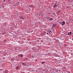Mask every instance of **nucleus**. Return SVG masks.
<instances>
[{"label":"nucleus","instance_id":"6","mask_svg":"<svg viewBox=\"0 0 73 73\" xmlns=\"http://www.w3.org/2000/svg\"><path fill=\"white\" fill-rule=\"evenodd\" d=\"M19 69V66H17L16 67V69L17 70Z\"/></svg>","mask_w":73,"mask_h":73},{"label":"nucleus","instance_id":"7","mask_svg":"<svg viewBox=\"0 0 73 73\" xmlns=\"http://www.w3.org/2000/svg\"><path fill=\"white\" fill-rule=\"evenodd\" d=\"M20 57H23V54H21L20 55Z\"/></svg>","mask_w":73,"mask_h":73},{"label":"nucleus","instance_id":"16","mask_svg":"<svg viewBox=\"0 0 73 73\" xmlns=\"http://www.w3.org/2000/svg\"><path fill=\"white\" fill-rule=\"evenodd\" d=\"M53 20V19H52V18L50 20L51 21H52V20Z\"/></svg>","mask_w":73,"mask_h":73},{"label":"nucleus","instance_id":"2","mask_svg":"<svg viewBox=\"0 0 73 73\" xmlns=\"http://www.w3.org/2000/svg\"><path fill=\"white\" fill-rule=\"evenodd\" d=\"M65 24V22L64 21H63L62 22V25H64Z\"/></svg>","mask_w":73,"mask_h":73},{"label":"nucleus","instance_id":"23","mask_svg":"<svg viewBox=\"0 0 73 73\" xmlns=\"http://www.w3.org/2000/svg\"><path fill=\"white\" fill-rule=\"evenodd\" d=\"M48 19H49V17H47Z\"/></svg>","mask_w":73,"mask_h":73},{"label":"nucleus","instance_id":"14","mask_svg":"<svg viewBox=\"0 0 73 73\" xmlns=\"http://www.w3.org/2000/svg\"><path fill=\"white\" fill-rule=\"evenodd\" d=\"M50 31H51L50 30H49L48 31V32H50Z\"/></svg>","mask_w":73,"mask_h":73},{"label":"nucleus","instance_id":"20","mask_svg":"<svg viewBox=\"0 0 73 73\" xmlns=\"http://www.w3.org/2000/svg\"><path fill=\"white\" fill-rule=\"evenodd\" d=\"M68 35H69V33H68Z\"/></svg>","mask_w":73,"mask_h":73},{"label":"nucleus","instance_id":"12","mask_svg":"<svg viewBox=\"0 0 73 73\" xmlns=\"http://www.w3.org/2000/svg\"><path fill=\"white\" fill-rule=\"evenodd\" d=\"M59 24H62V22H59Z\"/></svg>","mask_w":73,"mask_h":73},{"label":"nucleus","instance_id":"27","mask_svg":"<svg viewBox=\"0 0 73 73\" xmlns=\"http://www.w3.org/2000/svg\"><path fill=\"white\" fill-rule=\"evenodd\" d=\"M54 73H55V72H54Z\"/></svg>","mask_w":73,"mask_h":73},{"label":"nucleus","instance_id":"17","mask_svg":"<svg viewBox=\"0 0 73 73\" xmlns=\"http://www.w3.org/2000/svg\"><path fill=\"white\" fill-rule=\"evenodd\" d=\"M71 33H72V32H70V34H71Z\"/></svg>","mask_w":73,"mask_h":73},{"label":"nucleus","instance_id":"22","mask_svg":"<svg viewBox=\"0 0 73 73\" xmlns=\"http://www.w3.org/2000/svg\"><path fill=\"white\" fill-rule=\"evenodd\" d=\"M47 35H48V33H47Z\"/></svg>","mask_w":73,"mask_h":73},{"label":"nucleus","instance_id":"4","mask_svg":"<svg viewBox=\"0 0 73 73\" xmlns=\"http://www.w3.org/2000/svg\"><path fill=\"white\" fill-rule=\"evenodd\" d=\"M57 5H55L54 6V8H57Z\"/></svg>","mask_w":73,"mask_h":73},{"label":"nucleus","instance_id":"1","mask_svg":"<svg viewBox=\"0 0 73 73\" xmlns=\"http://www.w3.org/2000/svg\"><path fill=\"white\" fill-rule=\"evenodd\" d=\"M46 41L47 42H49V37L46 38Z\"/></svg>","mask_w":73,"mask_h":73},{"label":"nucleus","instance_id":"18","mask_svg":"<svg viewBox=\"0 0 73 73\" xmlns=\"http://www.w3.org/2000/svg\"><path fill=\"white\" fill-rule=\"evenodd\" d=\"M60 70H59V72H60Z\"/></svg>","mask_w":73,"mask_h":73},{"label":"nucleus","instance_id":"10","mask_svg":"<svg viewBox=\"0 0 73 73\" xmlns=\"http://www.w3.org/2000/svg\"><path fill=\"white\" fill-rule=\"evenodd\" d=\"M53 15H54V16H55L56 15V14L55 13H54L53 14Z\"/></svg>","mask_w":73,"mask_h":73},{"label":"nucleus","instance_id":"19","mask_svg":"<svg viewBox=\"0 0 73 73\" xmlns=\"http://www.w3.org/2000/svg\"><path fill=\"white\" fill-rule=\"evenodd\" d=\"M4 1H5V0H4Z\"/></svg>","mask_w":73,"mask_h":73},{"label":"nucleus","instance_id":"21","mask_svg":"<svg viewBox=\"0 0 73 73\" xmlns=\"http://www.w3.org/2000/svg\"><path fill=\"white\" fill-rule=\"evenodd\" d=\"M33 57V56L32 55V57Z\"/></svg>","mask_w":73,"mask_h":73},{"label":"nucleus","instance_id":"3","mask_svg":"<svg viewBox=\"0 0 73 73\" xmlns=\"http://www.w3.org/2000/svg\"><path fill=\"white\" fill-rule=\"evenodd\" d=\"M19 18H20V19H24V18H23V17L19 16Z\"/></svg>","mask_w":73,"mask_h":73},{"label":"nucleus","instance_id":"11","mask_svg":"<svg viewBox=\"0 0 73 73\" xmlns=\"http://www.w3.org/2000/svg\"><path fill=\"white\" fill-rule=\"evenodd\" d=\"M42 64H44V62H42Z\"/></svg>","mask_w":73,"mask_h":73},{"label":"nucleus","instance_id":"25","mask_svg":"<svg viewBox=\"0 0 73 73\" xmlns=\"http://www.w3.org/2000/svg\"><path fill=\"white\" fill-rule=\"evenodd\" d=\"M53 26H52V28H53Z\"/></svg>","mask_w":73,"mask_h":73},{"label":"nucleus","instance_id":"15","mask_svg":"<svg viewBox=\"0 0 73 73\" xmlns=\"http://www.w3.org/2000/svg\"><path fill=\"white\" fill-rule=\"evenodd\" d=\"M5 33H3L2 34V35H5Z\"/></svg>","mask_w":73,"mask_h":73},{"label":"nucleus","instance_id":"8","mask_svg":"<svg viewBox=\"0 0 73 73\" xmlns=\"http://www.w3.org/2000/svg\"><path fill=\"white\" fill-rule=\"evenodd\" d=\"M60 12H61V11L60 10H59L57 12V13H60Z\"/></svg>","mask_w":73,"mask_h":73},{"label":"nucleus","instance_id":"5","mask_svg":"<svg viewBox=\"0 0 73 73\" xmlns=\"http://www.w3.org/2000/svg\"><path fill=\"white\" fill-rule=\"evenodd\" d=\"M23 66H26V64H25V63H23Z\"/></svg>","mask_w":73,"mask_h":73},{"label":"nucleus","instance_id":"9","mask_svg":"<svg viewBox=\"0 0 73 73\" xmlns=\"http://www.w3.org/2000/svg\"><path fill=\"white\" fill-rule=\"evenodd\" d=\"M52 33V32L51 31H50V32H49V33H50V34H51V33Z\"/></svg>","mask_w":73,"mask_h":73},{"label":"nucleus","instance_id":"24","mask_svg":"<svg viewBox=\"0 0 73 73\" xmlns=\"http://www.w3.org/2000/svg\"><path fill=\"white\" fill-rule=\"evenodd\" d=\"M4 58H3V59H4Z\"/></svg>","mask_w":73,"mask_h":73},{"label":"nucleus","instance_id":"26","mask_svg":"<svg viewBox=\"0 0 73 73\" xmlns=\"http://www.w3.org/2000/svg\"><path fill=\"white\" fill-rule=\"evenodd\" d=\"M40 39H41V38H40Z\"/></svg>","mask_w":73,"mask_h":73},{"label":"nucleus","instance_id":"13","mask_svg":"<svg viewBox=\"0 0 73 73\" xmlns=\"http://www.w3.org/2000/svg\"><path fill=\"white\" fill-rule=\"evenodd\" d=\"M41 15V14L40 13L39 16H40Z\"/></svg>","mask_w":73,"mask_h":73}]
</instances>
